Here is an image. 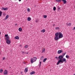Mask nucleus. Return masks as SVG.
<instances>
[{"instance_id":"nucleus-1","label":"nucleus","mask_w":75,"mask_h":75,"mask_svg":"<svg viewBox=\"0 0 75 75\" xmlns=\"http://www.w3.org/2000/svg\"><path fill=\"white\" fill-rule=\"evenodd\" d=\"M64 62H66V59L65 58H63L62 59H59L57 63V65H59V63H64Z\"/></svg>"},{"instance_id":"nucleus-2","label":"nucleus","mask_w":75,"mask_h":75,"mask_svg":"<svg viewBox=\"0 0 75 75\" xmlns=\"http://www.w3.org/2000/svg\"><path fill=\"white\" fill-rule=\"evenodd\" d=\"M36 60H37V58L36 57H33L32 59H31L30 60V62L31 64H33V62L36 61Z\"/></svg>"},{"instance_id":"nucleus-3","label":"nucleus","mask_w":75,"mask_h":75,"mask_svg":"<svg viewBox=\"0 0 75 75\" xmlns=\"http://www.w3.org/2000/svg\"><path fill=\"white\" fill-rule=\"evenodd\" d=\"M63 37V35L62 33H59V38H61Z\"/></svg>"},{"instance_id":"nucleus-4","label":"nucleus","mask_w":75,"mask_h":75,"mask_svg":"<svg viewBox=\"0 0 75 75\" xmlns=\"http://www.w3.org/2000/svg\"><path fill=\"white\" fill-rule=\"evenodd\" d=\"M58 58L59 59H62V58H64V57L62 55H61L59 56Z\"/></svg>"},{"instance_id":"nucleus-5","label":"nucleus","mask_w":75,"mask_h":75,"mask_svg":"<svg viewBox=\"0 0 75 75\" xmlns=\"http://www.w3.org/2000/svg\"><path fill=\"white\" fill-rule=\"evenodd\" d=\"M8 73V71L7 70H5L4 72V75H7Z\"/></svg>"},{"instance_id":"nucleus-6","label":"nucleus","mask_w":75,"mask_h":75,"mask_svg":"<svg viewBox=\"0 0 75 75\" xmlns=\"http://www.w3.org/2000/svg\"><path fill=\"white\" fill-rule=\"evenodd\" d=\"M62 52H63V50H58L57 52L58 54H61Z\"/></svg>"},{"instance_id":"nucleus-7","label":"nucleus","mask_w":75,"mask_h":75,"mask_svg":"<svg viewBox=\"0 0 75 75\" xmlns=\"http://www.w3.org/2000/svg\"><path fill=\"white\" fill-rule=\"evenodd\" d=\"M6 42L8 44H10L11 42H10V40H6Z\"/></svg>"},{"instance_id":"nucleus-8","label":"nucleus","mask_w":75,"mask_h":75,"mask_svg":"<svg viewBox=\"0 0 75 75\" xmlns=\"http://www.w3.org/2000/svg\"><path fill=\"white\" fill-rule=\"evenodd\" d=\"M2 10H8V8H2Z\"/></svg>"},{"instance_id":"nucleus-9","label":"nucleus","mask_w":75,"mask_h":75,"mask_svg":"<svg viewBox=\"0 0 75 75\" xmlns=\"http://www.w3.org/2000/svg\"><path fill=\"white\" fill-rule=\"evenodd\" d=\"M58 39H59V38H58V36H55V40H58Z\"/></svg>"},{"instance_id":"nucleus-10","label":"nucleus","mask_w":75,"mask_h":75,"mask_svg":"<svg viewBox=\"0 0 75 75\" xmlns=\"http://www.w3.org/2000/svg\"><path fill=\"white\" fill-rule=\"evenodd\" d=\"M28 71V68H26L25 69V70H24V72H27Z\"/></svg>"},{"instance_id":"nucleus-11","label":"nucleus","mask_w":75,"mask_h":75,"mask_svg":"<svg viewBox=\"0 0 75 75\" xmlns=\"http://www.w3.org/2000/svg\"><path fill=\"white\" fill-rule=\"evenodd\" d=\"M62 1H63L64 4H66L67 3V1L66 0H62Z\"/></svg>"},{"instance_id":"nucleus-12","label":"nucleus","mask_w":75,"mask_h":75,"mask_svg":"<svg viewBox=\"0 0 75 75\" xmlns=\"http://www.w3.org/2000/svg\"><path fill=\"white\" fill-rule=\"evenodd\" d=\"M15 39H16V40H18L19 39V38L18 36H17L15 37L14 38Z\"/></svg>"},{"instance_id":"nucleus-13","label":"nucleus","mask_w":75,"mask_h":75,"mask_svg":"<svg viewBox=\"0 0 75 75\" xmlns=\"http://www.w3.org/2000/svg\"><path fill=\"white\" fill-rule=\"evenodd\" d=\"M9 17V16H8V15H7L6 17V18H5V20H7V18H8Z\"/></svg>"},{"instance_id":"nucleus-14","label":"nucleus","mask_w":75,"mask_h":75,"mask_svg":"<svg viewBox=\"0 0 75 75\" xmlns=\"http://www.w3.org/2000/svg\"><path fill=\"white\" fill-rule=\"evenodd\" d=\"M58 35H59V33H56L55 34V36H58Z\"/></svg>"},{"instance_id":"nucleus-15","label":"nucleus","mask_w":75,"mask_h":75,"mask_svg":"<svg viewBox=\"0 0 75 75\" xmlns=\"http://www.w3.org/2000/svg\"><path fill=\"white\" fill-rule=\"evenodd\" d=\"M47 58H45L44 59H43V62H45V61H46V60H47Z\"/></svg>"},{"instance_id":"nucleus-16","label":"nucleus","mask_w":75,"mask_h":75,"mask_svg":"<svg viewBox=\"0 0 75 75\" xmlns=\"http://www.w3.org/2000/svg\"><path fill=\"white\" fill-rule=\"evenodd\" d=\"M35 74V72L34 71H32L30 73V75H33Z\"/></svg>"},{"instance_id":"nucleus-17","label":"nucleus","mask_w":75,"mask_h":75,"mask_svg":"<svg viewBox=\"0 0 75 75\" xmlns=\"http://www.w3.org/2000/svg\"><path fill=\"white\" fill-rule=\"evenodd\" d=\"M66 25H67L70 26V25H71V23H66Z\"/></svg>"},{"instance_id":"nucleus-18","label":"nucleus","mask_w":75,"mask_h":75,"mask_svg":"<svg viewBox=\"0 0 75 75\" xmlns=\"http://www.w3.org/2000/svg\"><path fill=\"white\" fill-rule=\"evenodd\" d=\"M27 20L28 21H30L31 20V18L29 17L28 18Z\"/></svg>"},{"instance_id":"nucleus-19","label":"nucleus","mask_w":75,"mask_h":75,"mask_svg":"<svg viewBox=\"0 0 75 75\" xmlns=\"http://www.w3.org/2000/svg\"><path fill=\"white\" fill-rule=\"evenodd\" d=\"M41 32L42 33H44L45 32V29H43L41 30Z\"/></svg>"},{"instance_id":"nucleus-20","label":"nucleus","mask_w":75,"mask_h":75,"mask_svg":"<svg viewBox=\"0 0 75 75\" xmlns=\"http://www.w3.org/2000/svg\"><path fill=\"white\" fill-rule=\"evenodd\" d=\"M18 30L19 31H21L22 30V28H20L18 29Z\"/></svg>"},{"instance_id":"nucleus-21","label":"nucleus","mask_w":75,"mask_h":75,"mask_svg":"<svg viewBox=\"0 0 75 75\" xmlns=\"http://www.w3.org/2000/svg\"><path fill=\"white\" fill-rule=\"evenodd\" d=\"M56 1H57V2H61V0H56Z\"/></svg>"},{"instance_id":"nucleus-22","label":"nucleus","mask_w":75,"mask_h":75,"mask_svg":"<svg viewBox=\"0 0 75 75\" xmlns=\"http://www.w3.org/2000/svg\"><path fill=\"white\" fill-rule=\"evenodd\" d=\"M6 39L7 40H9V37H8V36L6 37Z\"/></svg>"},{"instance_id":"nucleus-23","label":"nucleus","mask_w":75,"mask_h":75,"mask_svg":"<svg viewBox=\"0 0 75 75\" xmlns=\"http://www.w3.org/2000/svg\"><path fill=\"white\" fill-rule=\"evenodd\" d=\"M56 30H59V27H57L55 28Z\"/></svg>"},{"instance_id":"nucleus-24","label":"nucleus","mask_w":75,"mask_h":75,"mask_svg":"<svg viewBox=\"0 0 75 75\" xmlns=\"http://www.w3.org/2000/svg\"><path fill=\"white\" fill-rule=\"evenodd\" d=\"M1 15H2V12L1 11H0V16L1 17Z\"/></svg>"},{"instance_id":"nucleus-25","label":"nucleus","mask_w":75,"mask_h":75,"mask_svg":"<svg viewBox=\"0 0 75 75\" xmlns=\"http://www.w3.org/2000/svg\"><path fill=\"white\" fill-rule=\"evenodd\" d=\"M44 58V57L43 56H42L40 58V59L41 60H42Z\"/></svg>"},{"instance_id":"nucleus-26","label":"nucleus","mask_w":75,"mask_h":75,"mask_svg":"<svg viewBox=\"0 0 75 75\" xmlns=\"http://www.w3.org/2000/svg\"><path fill=\"white\" fill-rule=\"evenodd\" d=\"M47 16L46 15H44L43 16V17L44 18H47Z\"/></svg>"},{"instance_id":"nucleus-27","label":"nucleus","mask_w":75,"mask_h":75,"mask_svg":"<svg viewBox=\"0 0 75 75\" xmlns=\"http://www.w3.org/2000/svg\"><path fill=\"white\" fill-rule=\"evenodd\" d=\"M41 62H40V64H39V67L40 68V67H41Z\"/></svg>"},{"instance_id":"nucleus-28","label":"nucleus","mask_w":75,"mask_h":75,"mask_svg":"<svg viewBox=\"0 0 75 75\" xmlns=\"http://www.w3.org/2000/svg\"><path fill=\"white\" fill-rule=\"evenodd\" d=\"M28 47V45H26L25 47V48H27Z\"/></svg>"},{"instance_id":"nucleus-29","label":"nucleus","mask_w":75,"mask_h":75,"mask_svg":"<svg viewBox=\"0 0 75 75\" xmlns=\"http://www.w3.org/2000/svg\"><path fill=\"white\" fill-rule=\"evenodd\" d=\"M3 70H2V69H1L0 70V73H2V72H3Z\"/></svg>"},{"instance_id":"nucleus-30","label":"nucleus","mask_w":75,"mask_h":75,"mask_svg":"<svg viewBox=\"0 0 75 75\" xmlns=\"http://www.w3.org/2000/svg\"><path fill=\"white\" fill-rule=\"evenodd\" d=\"M28 12H30V9L29 8H28Z\"/></svg>"},{"instance_id":"nucleus-31","label":"nucleus","mask_w":75,"mask_h":75,"mask_svg":"<svg viewBox=\"0 0 75 75\" xmlns=\"http://www.w3.org/2000/svg\"><path fill=\"white\" fill-rule=\"evenodd\" d=\"M66 57L68 59V58H69V56L67 55L66 56Z\"/></svg>"},{"instance_id":"nucleus-32","label":"nucleus","mask_w":75,"mask_h":75,"mask_svg":"<svg viewBox=\"0 0 75 75\" xmlns=\"http://www.w3.org/2000/svg\"><path fill=\"white\" fill-rule=\"evenodd\" d=\"M56 10V7H53V10H54V11H55Z\"/></svg>"},{"instance_id":"nucleus-33","label":"nucleus","mask_w":75,"mask_h":75,"mask_svg":"<svg viewBox=\"0 0 75 75\" xmlns=\"http://www.w3.org/2000/svg\"><path fill=\"white\" fill-rule=\"evenodd\" d=\"M66 53H67L66 52H65L64 53H63L64 55L63 56H62L63 57H64L65 55V54H66Z\"/></svg>"},{"instance_id":"nucleus-34","label":"nucleus","mask_w":75,"mask_h":75,"mask_svg":"<svg viewBox=\"0 0 75 75\" xmlns=\"http://www.w3.org/2000/svg\"><path fill=\"white\" fill-rule=\"evenodd\" d=\"M8 34H5V37H8Z\"/></svg>"},{"instance_id":"nucleus-35","label":"nucleus","mask_w":75,"mask_h":75,"mask_svg":"<svg viewBox=\"0 0 75 75\" xmlns=\"http://www.w3.org/2000/svg\"><path fill=\"white\" fill-rule=\"evenodd\" d=\"M44 51H45V49L44 48L42 49V52H44Z\"/></svg>"},{"instance_id":"nucleus-36","label":"nucleus","mask_w":75,"mask_h":75,"mask_svg":"<svg viewBox=\"0 0 75 75\" xmlns=\"http://www.w3.org/2000/svg\"><path fill=\"white\" fill-rule=\"evenodd\" d=\"M55 58H56V59H58V58H59L58 57H55Z\"/></svg>"},{"instance_id":"nucleus-37","label":"nucleus","mask_w":75,"mask_h":75,"mask_svg":"<svg viewBox=\"0 0 75 75\" xmlns=\"http://www.w3.org/2000/svg\"><path fill=\"white\" fill-rule=\"evenodd\" d=\"M58 10H59L60 9V8L59 7H58Z\"/></svg>"},{"instance_id":"nucleus-38","label":"nucleus","mask_w":75,"mask_h":75,"mask_svg":"<svg viewBox=\"0 0 75 75\" xmlns=\"http://www.w3.org/2000/svg\"><path fill=\"white\" fill-rule=\"evenodd\" d=\"M5 59V57H3V60H4V59Z\"/></svg>"},{"instance_id":"nucleus-39","label":"nucleus","mask_w":75,"mask_h":75,"mask_svg":"<svg viewBox=\"0 0 75 75\" xmlns=\"http://www.w3.org/2000/svg\"><path fill=\"white\" fill-rule=\"evenodd\" d=\"M24 52H24L23 51V52H22V54H24Z\"/></svg>"},{"instance_id":"nucleus-40","label":"nucleus","mask_w":75,"mask_h":75,"mask_svg":"<svg viewBox=\"0 0 75 75\" xmlns=\"http://www.w3.org/2000/svg\"><path fill=\"white\" fill-rule=\"evenodd\" d=\"M23 63L24 64H26V62H23Z\"/></svg>"},{"instance_id":"nucleus-41","label":"nucleus","mask_w":75,"mask_h":75,"mask_svg":"<svg viewBox=\"0 0 75 75\" xmlns=\"http://www.w3.org/2000/svg\"><path fill=\"white\" fill-rule=\"evenodd\" d=\"M55 24H53V26H55Z\"/></svg>"},{"instance_id":"nucleus-42","label":"nucleus","mask_w":75,"mask_h":75,"mask_svg":"<svg viewBox=\"0 0 75 75\" xmlns=\"http://www.w3.org/2000/svg\"><path fill=\"white\" fill-rule=\"evenodd\" d=\"M26 54H28V52H27V53H26Z\"/></svg>"},{"instance_id":"nucleus-43","label":"nucleus","mask_w":75,"mask_h":75,"mask_svg":"<svg viewBox=\"0 0 75 75\" xmlns=\"http://www.w3.org/2000/svg\"><path fill=\"white\" fill-rule=\"evenodd\" d=\"M21 1V0H19V1Z\"/></svg>"},{"instance_id":"nucleus-44","label":"nucleus","mask_w":75,"mask_h":75,"mask_svg":"<svg viewBox=\"0 0 75 75\" xmlns=\"http://www.w3.org/2000/svg\"><path fill=\"white\" fill-rule=\"evenodd\" d=\"M64 55V53H63L62 54V56H63Z\"/></svg>"},{"instance_id":"nucleus-45","label":"nucleus","mask_w":75,"mask_h":75,"mask_svg":"<svg viewBox=\"0 0 75 75\" xmlns=\"http://www.w3.org/2000/svg\"><path fill=\"white\" fill-rule=\"evenodd\" d=\"M17 24H15V25H17Z\"/></svg>"},{"instance_id":"nucleus-46","label":"nucleus","mask_w":75,"mask_h":75,"mask_svg":"<svg viewBox=\"0 0 75 75\" xmlns=\"http://www.w3.org/2000/svg\"><path fill=\"white\" fill-rule=\"evenodd\" d=\"M1 34V32H0V35Z\"/></svg>"},{"instance_id":"nucleus-47","label":"nucleus","mask_w":75,"mask_h":75,"mask_svg":"<svg viewBox=\"0 0 75 75\" xmlns=\"http://www.w3.org/2000/svg\"><path fill=\"white\" fill-rule=\"evenodd\" d=\"M10 68H11V67H10Z\"/></svg>"},{"instance_id":"nucleus-48","label":"nucleus","mask_w":75,"mask_h":75,"mask_svg":"<svg viewBox=\"0 0 75 75\" xmlns=\"http://www.w3.org/2000/svg\"><path fill=\"white\" fill-rule=\"evenodd\" d=\"M14 0L16 1V0Z\"/></svg>"},{"instance_id":"nucleus-49","label":"nucleus","mask_w":75,"mask_h":75,"mask_svg":"<svg viewBox=\"0 0 75 75\" xmlns=\"http://www.w3.org/2000/svg\"><path fill=\"white\" fill-rule=\"evenodd\" d=\"M1 52H0V54H1Z\"/></svg>"},{"instance_id":"nucleus-50","label":"nucleus","mask_w":75,"mask_h":75,"mask_svg":"<svg viewBox=\"0 0 75 75\" xmlns=\"http://www.w3.org/2000/svg\"><path fill=\"white\" fill-rule=\"evenodd\" d=\"M26 0L27 1V0Z\"/></svg>"}]
</instances>
